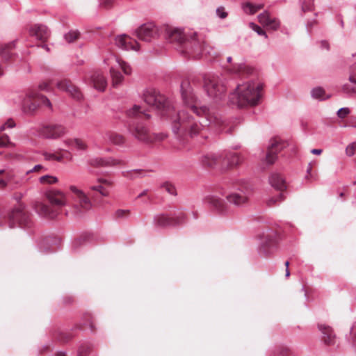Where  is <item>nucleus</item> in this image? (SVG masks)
<instances>
[{"label":"nucleus","mask_w":356,"mask_h":356,"mask_svg":"<svg viewBox=\"0 0 356 356\" xmlns=\"http://www.w3.org/2000/svg\"><path fill=\"white\" fill-rule=\"evenodd\" d=\"M39 88L42 90H49V84L47 83H42L39 86Z\"/></svg>","instance_id":"nucleus-60"},{"label":"nucleus","mask_w":356,"mask_h":356,"mask_svg":"<svg viewBox=\"0 0 356 356\" xmlns=\"http://www.w3.org/2000/svg\"><path fill=\"white\" fill-rule=\"evenodd\" d=\"M104 62L110 67L112 83L115 87L118 86L123 81V76L121 73L118 71V68H120L126 75H130L131 74L132 69L131 66L113 53H108L105 56Z\"/></svg>","instance_id":"nucleus-4"},{"label":"nucleus","mask_w":356,"mask_h":356,"mask_svg":"<svg viewBox=\"0 0 356 356\" xmlns=\"http://www.w3.org/2000/svg\"><path fill=\"white\" fill-rule=\"evenodd\" d=\"M98 182L100 184H105V185H107V186H110L111 185V181L108 180V179H98Z\"/></svg>","instance_id":"nucleus-58"},{"label":"nucleus","mask_w":356,"mask_h":356,"mask_svg":"<svg viewBox=\"0 0 356 356\" xmlns=\"http://www.w3.org/2000/svg\"><path fill=\"white\" fill-rule=\"evenodd\" d=\"M243 161V157L238 153L229 152L222 156V165L227 168H234L238 165Z\"/></svg>","instance_id":"nucleus-21"},{"label":"nucleus","mask_w":356,"mask_h":356,"mask_svg":"<svg viewBox=\"0 0 356 356\" xmlns=\"http://www.w3.org/2000/svg\"><path fill=\"white\" fill-rule=\"evenodd\" d=\"M181 92L184 104L196 115L197 120L186 109L175 112L170 101L156 89H147L144 93V99L147 104L158 110L161 115L170 118L172 130L179 136H189L193 138L209 125L218 127L221 131H230L222 127L226 122L218 114L205 106L197 105V99L189 82L184 81L181 83Z\"/></svg>","instance_id":"nucleus-1"},{"label":"nucleus","mask_w":356,"mask_h":356,"mask_svg":"<svg viewBox=\"0 0 356 356\" xmlns=\"http://www.w3.org/2000/svg\"><path fill=\"white\" fill-rule=\"evenodd\" d=\"M204 88L207 95L213 99H221L226 91L222 80L214 75L204 77Z\"/></svg>","instance_id":"nucleus-6"},{"label":"nucleus","mask_w":356,"mask_h":356,"mask_svg":"<svg viewBox=\"0 0 356 356\" xmlns=\"http://www.w3.org/2000/svg\"><path fill=\"white\" fill-rule=\"evenodd\" d=\"M274 356H293L291 350L286 347L277 349Z\"/></svg>","instance_id":"nucleus-45"},{"label":"nucleus","mask_w":356,"mask_h":356,"mask_svg":"<svg viewBox=\"0 0 356 356\" xmlns=\"http://www.w3.org/2000/svg\"><path fill=\"white\" fill-rule=\"evenodd\" d=\"M284 199V195L282 193H281L277 197H272L268 200V204H275L277 202H281Z\"/></svg>","instance_id":"nucleus-51"},{"label":"nucleus","mask_w":356,"mask_h":356,"mask_svg":"<svg viewBox=\"0 0 356 356\" xmlns=\"http://www.w3.org/2000/svg\"><path fill=\"white\" fill-rule=\"evenodd\" d=\"M264 5L263 3L254 4L250 1H245L241 3L243 11L247 15H254L258 10L262 9Z\"/></svg>","instance_id":"nucleus-32"},{"label":"nucleus","mask_w":356,"mask_h":356,"mask_svg":"<svg viewBox=\"0 0 356 356\" xmlns=\"http://www.w3.org/2000/svg\"><path fill=\"white\" fill-rule=\"evenodd\" d=\"M350 334L353 337V343L356 346V322L351 327Z\"/></svg>","instance_id":"nucleus-55"},{"label":"nucleus","mask_w":356,"mask_h":356,"mask_svg":"<svg viewBox=\"0 0 356 356\" xmlns=\"http://www.w3.org/2000/svg\"><path fill=\"white\" fill-rule=\"evenodd\" d=\"M15 126V122L12 119H9L0 127V131H3L7 128H13Z\"/></svg>","instance_id":"nucleus-49"},{"label":"nucleus","mask_w":356,"mask_h":356,"mask_svg":"<svg viewBox=\"0 0 356 356\" xmlns=\"http://www.w3.org/2000/svg\"><path fill=\"white\" fill-rule=\"evenodd\" d=\"M15 42H11L10 43L0 46V58H1L5 62H8L13 58L14 54L13 50L15 49ZM4 74V67L0 63V77Z\"/></svg>","instance_id":"nucleus-18"},{"label":"nucleus","mask_w":356,"mask_h":356,"mask_svg":"<svg viewBox=\"0 0 356 356\" xmlns=\"http://www.w3.org/2000/svg\"><path fill=\"white\" fill-rule=\"evenodd\" d=\"M271 19L272 17H270L269 13L267 11H265L258 15L259 22L265 26H266Z\"/></svg>","instance_id":"nucleus-39"},{"label":"nucleus","mask_w":356,"mask_h":356,"mask_svg":"<svg viewBox=\"0 0 356 356\" xmlns=\"http://www.w3.org/2000/svg\"><path fill=\"white\" fill-rule=\"evenodd\" d=\"M159 28L153 23L140 26L136 31V35L140 40L150 42L159 36Z\"/></svg>","instance_id":"nucleus-11"},{"label":"nucleus","mask_w":356,"mask_h":356,"mask_svg":"<svg viewBox=\"0 0 356 356\" xmlns=\"http://www.w3.org/2000/svg\"><path fill=\"white\" fill-rule=\"evenodd\" d=\"M204 202L221 214L227 215L229 213V211L223 200L216 194L209 195L205 197Z\"/></svg>","instance_id":"nucleus-13"},{"label":"nucleus","mask_w":356,"mask_h":356,"mask_svg":"<svg viewBox=\"0 0 356 356\" xmlns=\"http://www.w3.org/2000/svg\"><path fill=\"white\" fill-rule=\"evenodd\" d=\"M35 210L40 216L48 218H54L58 213L56 209L42 202L35 203Z\"/></svg>","instance_id":"nucleus-24"},{"label":"nucleus","mask_w":356,"mask_h":356,"mask_svg":"<svg viewBox=\"0 0 356 356\" xmlns=\"http://www.w3.org/2000/svg\"><path fill=\"white\" fill-rule=\"evenodd\" d=\"M249 26L258 35L264 36L266 39L268 38V35L259 26L257 25L254 22H250L249 24Z\"/></svg>","instance_id":"nucleus-41"},{"label":"nucleus","mask_w":356,"mask_h":356,"mask_svg":"<svg viewBox=\"0 0 356 356\" xmlns=\"http://www.w3.org/2000/svg\"><path fill=\"white\" fill-rule=\"evenodd\" d=\"M17 222L19 225L28 224V216L21 208H15L9 214V226L14 227V223Z\"/></svg>","instance_id":"nucleus-19"},{"label":"nucleus","mask_w":356,"mask_h":356,"mask_svg":"<svg viewBox=\"0 0 356 356\" xmlns=\"http://www.w3.org/2000/svg\"><path fill=\"white\" fill-rule=\"evenodd\" d=\"M311 152L313 154L319 155V154H321L322 153V149H312L311 150Z\"/></svg>","instance_id":"nucleus-61"},{"label":"nucleus","mask_w":356,"mask_h":356,"mask_svg":"<svg viewBox=\"0 0 356 356\" xmlns=\"http://www.w3.org/2000/svg\"><path fill=\"white\" fill-rule=\"evenodd\" d=\"M27 179L24 177H18L14 174V178L11 182L9 183V185L12 188H17L23 186Z\"/></svg>","instance_id":"nucleus-36"},{"label":"nucleus","mask_w":356,"mask_h":356,"mask_svg":"<svg viewBox=\"0 0 356 356\" xmlns=\"http://www.w3.org/2000/svg\"><path fill=\"white\" fill-rule=\"evenodd\" d=\"M65 145L70 148H74L78 151H85L87 149L86 143L78 138H69L64 140Z\"/></svg>","instance_id":"nucleus-31"},{"label":"nucleus","mask_w":356,"mask_h":356,"mask_svg":"<svg viewBox=\"0 0 356 356\" xmlns=\"http://www.w3.org/2000/svg\"><path fill=\"white\" fill-rule=\"evenodd\" d=\"M56 87L60 90L66 92L72 97L76 99H81L82 94L80 90L70 83V82L66 79L60 80L56 83Z\"/></svg>","instance_id":"nucleus-17"},{"label":"nucleus","mask_w":356,"mask_h":356,"mask_svg":"<svg viewBox=\"0 0 356 356\" xmlns=\"http://www.w3.org/2000/svg\"><path fill=\"white\" fill-rule=\"evenodd\" d=\"M104 140L107 143L115 145H122L125 141L122 135L113 131L106 132L104 136Z\"/></svg>","instance_id":"nucleus-30"},{"label":"nucleus","mask_w":356,"mask_h":356,"mask_svg":"<svg viewBox=\"0 0 356 356\" xmlns=\"http://www.w3.org/2000/svg\"><path fill=\"white\" fill-rule=\"evenodd\" d=\"M266 238L265 240H262L261 245L259 249V252L262 256H268L270 254L274 248L273 234H267Z\"/></svg>","instance_id":"nucleus-26"},{"label":"nucleus","mask_w":356,"mask_h":356,"mask_svg":"<svg viewBox=\"0 0 356 356\" xmlns=\"http://www.w3.org/2000/svg\"><path fill=\"white\" fill-rule=\"evenodd\" d=\"M56 356H66V355L65 353L60 352V353H58Z\"/></svg>","instance_id":"nucleus-64"},{"label":"nucleus","mask_w":356,"mask_h":356,"mask_svg":"<svg viewBox=\"0 0 356 356\" xmlns=\"http://www.w3.org/2000/svg\"><path fill=\"white\" fill-rule=\"evenodd\" d=\"M12 145L11 142L9 140V138L6 134H0V147H4Z\"/></svg>","instance_id":"nucleus-47"},{"label":"nucleus","mask_w":356,"mask_h":356,"mask_svg":"<svg viewBox=\"0 0 356 356\" xmlns=\"http://www.w3.org/2000/svg\"><path fill=\"white\" fill-rule=\"evenodd\" d=\"M154 221V224L160 227L180 225L185 221V214L181 211H178L175 213L174 217H169L165 214H159L155 216Z\"/></svg>","instance_id":"nucleus-10"},{"label":"nucleus","mask_w":356,"mask_h":356,"mask_svg":"<svg viewBox=\"0 0 356 356\" xmlns=\"http://www.w3.org/2000/svg\"><path fill=\"white\" fill-rule=\"evenodd\" d=\"M165 39L170 43L177 46L190 43L192 48L191 54L193 57L211 54V47L206 44L203 38L199 36L196 32L185 33L180 28L168 27L165 30Z\"/></svg>","instance_id":"nucleus-3"},{"label":"nucleus","mask_w":356,"mask_h":356,"mask_svg":"<svg viewBox=\"0 0 356 356\" xmlns=\"http://www.w3.org/2000/svg\"><path fill=\"white\" fill-rule=\"evenodd\" d=\"M14 178V173L11 171L0 170V188H5L9 185Z\"/></svg>","instance_id":"nucleus-33"},{"label":"nucleus","mask_w":356,"mask_h":356,"mask_svg":"<svg viewBox=\"0 0 356 356\" xmlns=\"http://www.w3.org/2000/svg\"><path fill=\"white\" fill-rule=\"evenodd\" d=\"M263 88V83L257 80L243 82L229 94V101L238 108L255 106L261 101Z\"/></svg>","instance_id":"nucleus-2"},{"label":"nucleus","mask_w":356,"mask_h":356,"mask_svg":"<svg viewBox=\"0 0 356 356\" xmlns=\"http://www.w3.org/2000/svg\"><path fill=\"white\" fill-rule=\"evenodd\" d=\"M127 115L129 118H149V115L143 113L138 105H134L132 108L127 111Z\"/></svg>","instance_id":"nucleus-34"},{"label":"nucleus","mask_w":356,"mask_h":356,"mask_svg":"<svg viewBox=\"0 0 356 356\" xmlns=\"http://www.w3.org/2000/svg\"><path fill=\"white\" fill-rule=\"evenodd\" d=\"M243 67H244L243 64H238L237 65V67H234V68L232 70L234 73H237V72H241L243 69Z\"/></svg>","instance_id":"nucleus-59"},{"label":"nucleus","mask_w":356,"mask_h":356,"mask_svg":"<svg viewBox=\"0 0 356 356\" xmlns=\"http://www.w3.org/2000/svg\"><path fill=\"white\" fill-rule=\"evenodd\" d=\"M114 0H101L99 5L104 8H111L113 6Z\"/></svg>","instance_id":"nucleus-52"},{"label":"nucleus","mask_w":356,"mask_h":356,"mask_svg":"<svg viewBox=\"0 0 356 356\" xmlns=\"http://www.w3.org/2000/svg\"><path fill=\"white\" fill-rule=\"evenodd\" d=\"M94 88L99 91H104L107 86L106 77L101 72H95L90 77Z\"/></svg>","instance_id":"nucleus-25"},{"label":"nucleus","mask_w":356,"mask_h":356,"mask_svg":"<svg viewBox=\"0 0 356 356\" xmlns=\"http://www.w3.org/2000/svg\"><path fill=\"white\" fill-rule=\"evenodd\" d=\"M69 189L73 194V198L76 202L74 212L77 216L82 215L92 208L91 201L82 190L74 185H71Z\"/></svg>","instance_id":"nucleus-7"},{"label":"nucleus","mask_w":356,"mask_h":356,"mask_svg":"<svg viewBox=\"0 0 356 356\" xmlns=\"http://www.w3.org/2000/svg\"><path fill=\"white\" fill-rule=\"evenodd\" d=\"M42 155L49 161L65 162L72 159L71 152L67 149H58L54 152H44Z\"/></svg>","instance_id":"nucleus-15"},{"label":"nucleus","mask_w":356,"mask_h":356,"mask_svg":"<svg viewBox=\"0 0 356 356\" xmlns=\"http://www.w3.org/2000/svg\"><path fill=\"white\" fill-rule=\"evenodd\" d=\"M42 169H44V167L42 165L38 164V165H35L32 169L28 170L26 172V174L28 175L30 172H38Z\"/></svg>","instance_id":"nucleus-57"},{"label":"nucleus","mask_w":356,"mask_h":356,"mask_svg":"<svg viewBox=\"0 0 356 356\" xmlns=\"http://www.w3.org/2000/svg\"><path fill=\"white\" fill-rule=\"evenodd\" d=\"M39 181L40 184L44 185L54 184L58 182V178L52 175H46L40 177L39 178Z\"/></svg>","instance_id":"nucleus-37"},{"label":"nucleus","mask_w":356,"mask_h":356,"mask_svg":"<svg viewBox=\"0 0 356 356\" xmlns=\"http://www.w3.org/2000/svg\"><path fill=\"white\" fill-rule=\"evenodd\" d=\"M90 189L98 191L103 196H108L109 195L108 191L102 184L92 186Z\"/></svg>","instance_id":"nucleus-46"},{"label":"nucleus","mask_w":356,"mask_h":356,"mask_svg":"<svg viewBox=\"0 0 356 356\" xmlns=\"http://www.w3.org/2000/svg\"><path fill=\"white\" fill-rule=\"evenodd\" d=\"M47 197L49 201L54 205L62 207L66 204V195L58 190H51L47 192Z\"/></svg>","instance_id":"nucleus-22"},{"label":"nucleus","mask_w":356,"mask_h":356,"mask_svg":"<svg viewBox=\"0 0 356 356\" xmlns=\"http://www.w3.org/2000/svg\"><path fill=\"white\" fill-rule=\"evenodd\" d=\"M91 350V346L88 344L81 345L78 350L79 356H87Z\"/></svg>","instance_id":"nucleus-43"},{"label":"nucleus","mask_w":356,"mask_h":356,"mask_svg":"<svg viewBox=\"0 0 356 356\" xmlns=\"http://www.w3.org/2000/svg\"><path fill=\"white\" fill-rule=\"evenodd\" d=\"M312 97L314 99L319 100H323L327 99L328 97H325V90L321 87H316L311 91Z\"/></svg>","instance_id":"nucleus-35"},{"label":"nucleus","mask_w":356,"mask_h":356,"mask_svg":"<svg viewBox=\"0 0 356 356\" xmlns=\"http://www.w3.org/2000/svg\"><path fill=\"white\" fill-rule=\"evenodd\" d=\"M356 149V142L349 144L346 148V153L348 156H351L354 154Z\"/></svg>","instance_id":"nucleus-50"},{"label":"nucleus","mask_w":356,"mask_h":356,"mask_svg":"<svg viewBox=\"0 0 356 356\" xmlns=\"http://www.w3.org/2000/svg\"><path fill=\"white\" fill-rule=\"evenodd\" d=\"M161 188L166 191L169 194L175 195L176 188L173 184L169 182H165L162 184Z\"/></svg>","instance_id":"nucleus-42"},{"label":"nucleus","mask_w":356,"mask_h":356,"mask_svg":"<svg viewBox=\"0 0 356 356\" xmlns=\"http://www.w3.org/2000/svg\"><path fill=\"white\" fill-rule=\"evenodd\" d=\"M312 170V163H309L307 166V175L306 176V178H307L309 175H311Z\"/></svg>","instance_id":"nucleus-62"},{"label":"nucleus","mask_w":356,"mask_h":356,"mask_svg":"<svg viewBox=\"0 0 356 356\" xmlns=\"http://www.w3.org/2000/svg\"><path fill=\"white\" fill-rule=\"evenodd\" d=\"M349 112L350 111L348 108H341L338 111L337 115L339 118H343L349 113Z\"/></svg>","instance_id":"nucleus-53"},{"label":"nucleus","mask_w":356,"mask_h":356,"mask_svg":"<svg viewBox=\"0 0 356 356\" xmlns=\"http://www.w3.org/2000/svg\"><path fill=\"white\" fill-rule=\"evenodd\" d=\"M66 134V129L57 124H48L42 126L38 129L40 136L48 139H57Z\"/></svg>","instance_id":"nucleus-9"},{"label":"nucleus","mask_w":356,"mask_h":356,"mask_svg":"<svg viewBox=\"0 0 356 356\" xmlns=\"http://www.w3.org/2000/svg\"><path fill=\"white\" fill-rule=\"evenodd\" d=\"M79 33L77 31H70L65 35V40L70 43L79 38Z\"/></svg>","instance_id":"nucleus-40"},{"label":"nucleus","mask_w":356,"mask_h":356,"mask_svg":"<svg viewBox=\"0 0 356 356\" xmlns=\"http://www.w3.org/2000/svg\"><path fill=\"white\" fill-rule=\"evenodd\" d=\"M251 195V187L249 185H245L228 195L227 200L229 203L239 207L247 203Z\"/></svg>","instance_id":"nucleus-8"},{"label":"nucleus","mask_w":356,"mask_h":356,"mask_svg":"<svg viewBox=\"0 0 356 356\" xmlns=\"http://www.w3.org/2000/svg\"><path fill=\"white\" fill-rule=\"evenodd\" d=\"M348 80L350 83L356 84V72L353 69L350 70Z\"/></svg>","instance_id":"nucleus-54"},{"label":"nucleus","mask_w":356,"mask_h":356,"mask_svg":"<svg viewBox=\"0 0 356 356\" xmlns=\"http://www.w3.org/2000/svg\"><path fill=\"white\" fill-rule=\"evenodd\" d=\"M130 133L138 140L145 142H151L152 138L147 128L141 123H133L129 127Z\"/></svg>","instance_id":"nucleus-14"},{"label":"nucleus","mask_w":356,"mask_h":356,"mask_svg":"<svg viewBox=\"0 0 356 356\" xmlns=\"http://www.w3.org/2000/svg\"><path fill=\"white\" fill-rule=\"evenodd\" d=\"M342 90L344 92L347 94H350L352 92H356V90H355L353 88H350L348 85L345 84L343 86Z\"/></svg>","instance_id":"nucleus-56"},{"label":"nucleus","mask_w":356,"mask_h":356,"mask_svg":"<svg viewBox=\"0 0 356 356\" xmlns=\"http://www.w3.org/2000/svg\"><path fill=\"white\" fill-rule=\"evenodd\" d=\"M30 35L36 40L44 42L49 37L50 33L47 27L42 24H35L30 29Z\"/></svg>","instance_id":"nucleus-20"},{"label":"nucleus","mask_w":356,"mask_h":356,"mask_svg":"<svg viewBox=\"0 0 356 356\" xmlns=\"http://www.w3.org/2000/svg\"><path fill=\"white\" fill-rule=\"evenodd\" d=\"M130 216L129 209H118L114 213V218L118 220L127 219Z\"/></svg>","instance_id":"nucleus-38"},{"label":"nucleus","mask_w":356,"mask_h":356,"mask_svg":"<svg viewBox=\"0 0 356 356\" xmlns=\"http://www.w3.org/2000/svg\"><path fill=\"white\" fill-rule=\"evenodd\" d=\"M115 44L118 48L123 50L138 51L140 49L138 42L126 34L117 35L115 38Z\"/></svg>","instance_id":"nucleus-12"},{"label":"nucleus","mask_w":356,"mask_h":356,"mask_svg":"<svg viewBox=\"0 0 356 356\" xmlns=\"http://www.w3.org/2000/svg\"><path fill=\"white\" fill-rule=\"evenodd\" d=\"M319 330L323 334V339L325 343L333 345L336 342V337L331 327L325 325H319Z\"/></svg>","instance_id":"nucleus-27"},{"label":"nucleus","mask_w":356,"mask_h":356,"mask_svg":"<svg viewBox=\"0 0 356 356\" xmlns=\"http://www.w3.org/2000/svg\"><path fill=\"white\" fill-rule=\"evenodd\" d=\"M269 182L277 191H283L286 188L285 180L280 174H272L269 177Z\"/></svg>","instance_id":"nucleus-28"},{"label":"nucleus","mask_w":356,"mask_h":356,"mask_svg":"<svg viewBox=\"0 0 356 356\" xmlns=\"http://www.w3.org/2000/svg\"><path fill=\"white\" fill-rule=\"evenodd\" d=\"M41 105L51 107L50 101L35 90H29L21 99L22 110L27 114H32Z\"/></svg>","instance_id":"nucleus-5"},{"label":"nucleus","mask_w":356,"mask_h":356,"mask_svg":"<svg viewBox=\"0 0 356 356\" xmlns=\"http://www.w3.org/2000/svg\"><path fill=\"white\" fill-rule=\"evenodd\" d=\"M222 155L209 153L202 156L201 162L204 165L214 167L222 161Z\"/></svg>","instance_id":"nucleus-29"},{"label":"nucleus","mask_w":356,"mask_h":356,"mask_svg":"<svg viewBox=\"0 0 356 356\" xmlns=\"http://www.w3.org/2000/svg\"><path fill=\"white\" fill-rule=\"evenodd\" d=\"M286 147V144L277 138L270 141L268 147V152L266 156V161L268 164H273L277 159V153Z\"/></svg>","instance_id":"nucleus-16"},{"label":"nucleus","mask_w":356,"mask_h":356,"mask_svg":"<svg viewBox=\"0 0 356 356\" xmlns=\"http://www.w3.org/2000/svg\"><path fill=\"white\" fill-rule=\"evenodd\" d=\"M216 15L220 19H224L227 17L228 13L224 6H219L216 10Z\"/></svg>","instance_id":"nucleus-44"},{"label":"nucleus","mask_w":356,"mask_h":356,"mask_svg":"<svg viewBox=\"0 0 356 356\" xmlns=\"http://www.w3.org/2000/svg\"><path fill=\"white\" fill-rule=\"evenodd\" d=\"M321 47H322L323 48L326 49H329V44H328V43H327V42H325V41H322V42H321Z\"/></svg>","instance_id":"nucleus-63"},{"label":"nucleus","mask_w":356,"mask_h":356,"mask_svg":"<svg viewBox=\"0 0 356 356\" xmlns=\"http://www.w3.org/2000/svg\"><path fill=\"white\" fill-rule=\"evenodd\" d=\"M122 162L121 160L112 157H96L90 159V164L94 167H111L120 165Z\"/></svg>","instance_id":"nucleus-23"},{"label":"nucleus","mask_w":356,"mask_h":356,"mask_svg":"<svg viewBox=\"0 0 356 356\" xmlns=\"http://www.w3.org/2000/svg\"><path fill=\"white\" fill-rule=\"evenodd\" d=\"M280 25V22L277 18H272L268 22V24L266 25V26L270 29L275 31L278 29Z\"/></svg>","instance_id":"nucleus-48"}]
</instances>
